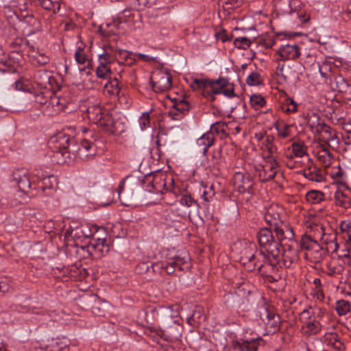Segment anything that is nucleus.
<instances>
[{"instance_id":"1","label":"nucleus","mask_w":351,"mask_h":351,"mask_svg":"<svg viewBox=\"0 0 351 351\" xmlns=\"http://www.w3.org/2000/svg\"><path fill=\"white\" fill-rule=\"evenodd\" d=\"M84 137L81 139L80 146L76 149L75 141L69 135L60 132L53 136L49 142L53 154L51 160L57 164H64L71 161V154L77 152L82 160L96 154V141L98 135L93 130L82 128Z\"/></svg>"},{"instance_id":"2","label":"nucleus","mask_w":351,"mask_h":351,"mask_svg":"<svg viewBox=\"0 0 351 351\" xmlns=\"http://www.w3.org/2000/svg\"><path fill=\"white\" fill-rule=\"evenodd\" d=\"M260 250L254 252L245 249L241 262L247 271H263L265 264L276 267L280 263L279 243L275 239L270 228H262L256 234Z\"/></svg>"},{"instance_id":"3","label":"nucleus","mask_w":351,"mask_h":351,"mask_svg":"<svg viewBox=\"0 0 351 351\" xmlns=\"http://www.w3.org/2000/svg\"><path fill=\"white\" fill-rule=\"evenodd\" d=\"M190 86L193 90H202L203 96L210 101H214V95L218 94H223L228 98L237 96L234 93V84L231 83L228 77H219L216 80L195 78L193 79Z\"/></svg>"},{"instance_id":"4","label":"nucleus","mask_w":351,"mask_h":351,"mask_svg":"<svg viewBox=\"0 0 351 351\" xmlns=\"http://www.w3.org/2000/svg\"><path fill=\"white\" fill-rule=\"evenodd\" d=\"M88 118L93 123L111 134H119L125 131L124 123L117 118V114L103 110L100 106H93L87 109Z\"/></svg>"},{"instance_id":"5","label":"nucleus","mask_w":351,"mask_h":351,"mask_svg":"<svg viewBox=\"0 0 351 351\" xmlns=\"http://www.w3.org/2000/svg\"><path fill=\"white\" fill-rule=\"evenodd\" d=\"M12 181L19 187V190L30 196L37 195V187L36 180L29 178L28 171L26 169H18L12 173Z\"/></svg>"},{"instance_id":"6","label":"nucleus","mask_w":351,"mask_h":351,"mask_svg":"<svg viewBox=\"0 0 351 351\" xmlns=\"http://www.w3.org/2000/svg\"><path fill=\"white\" fill-rule=\"evenodd\" d=\"M104 52L99 56V66L96 69V75L101 79L108 78L112 73L111 64L116 60L112 53L114 47L110 45H105Z\"/></svg>"},{"instance_id":"7","label":"nucleus","mask_w":351,"mask_h":351,"mask_svg":"<svg viewBox=\"0 0 351 351\" xmlns=\"http://www.w3.org/2000/svg\"><path fill=\"white\" fill-rule=\"evenodd\" d=\"M259 317L265 324L268 333L274 334L280 329L281 319L272 306H262L259 309Z\"/></svg>"},{"instance_id":"8","label":"nucleus","mask_w":351,"mask_h":351,"mask_svg":"<svg viewBox=\"0 0 351 351\" xmlns=\"http://www.w3.org/2000/svg\"><path fill=\"white\" fill-rule=\"evenodd\" d=\"M172 76L167 70L158 69L152 72L150 84L156 93H162L171 88Z\"/></svg>"},{"instance_id":"9","label":"nucleus","mask_w":351,"mask_h":351,"mask_svg":"<svg viewBox=\"0 0 351 351\" xmlns=\"http://www.w3.org/2000/svg\"><path fill=\"white\" fill-rule=\"evenodd\" d=\"M34 176L37 178L36 185L37 190L35 191L37 195L43 196H51L54 192L53 183L56 182V178L54 176L45 175L43 172H40L37 169H35Z\"/></svg>"},{"instance_id":"10","label":"nucleus","mask_w":351,"mask_h":351,"mask_svg":"<svg viewBox=\"0 0 351 351\" xmlns=\"http://www.w3.org/2000/svg\"><path fill=\"white\" fill-rule=\"evenodd\" d=\"M189 257L186 252L177 253L173 256L169 254L165 262V271L173 274L176 269L184 271L189 268Z\"/></svg>"},{"instance_id":"11","label":"nucleus","mask_w":351,"mask_h":351,"mask_svg":"<svg viewBox=\"0 0 351 351\" xmlns=\"http://www.w3.org/2000/svg\"><path fill=\"white\" fill-rule=\"evenodd\" d=\"M296 244L286 243V245L280 247V263L277 265L286 268L293 267L299 261V250L295 247Z\"/></svg>"},{"instance_id":"12","label":"nucleus","mask_w":351,"mask_h":351,"mask_svg":"<svg viewBox=\"0 0 351 351\" xmlns=\"http://www.w3.org/2000/svg\"><path fill=\"white\" fill-rule=\"evenodd\" d=\"M166 176L159 171L154 172L146 176L145 182L148 183L147 191L151 193L162 192V189L168 191Z\"/></svg>"},{"instance_id":"13","label":"nucleus","mask_w":351,"mask_h":351,"mask_svg":"<svg viewBox=\"0 0 351 351\" xmlns=\"http://www.w3.org/2000/svg\"><path fill=\"white\" fill-rule=\"evenodd\" d=\"M274 231L277 239L276 241L279 243L280 250L282 246L286 245V243L296 244L293 228L289 223L284 222L274 227Z\"/></svg>"},{"instance_id":"14","label":"nucleus","mask_w":351,"mask_h":351,"mask_svg":"<svg viewBox=\"0 0 351 351\" xmlns=\"http://www.w3.org/2000/svg\"><path fill=\"white\" fill-rule=\"evenodd\" d=\"M284 210L278 204H271L266 208L265 221L271 228L276 227L285 221Z\"/></svg>"},{"instance_id":"15","label":"nucleus","mask_w":351,"mask_h":351,"mask_svg":"<svg viewBox=\"0 0 351 351\" xmlns=\"http://www.w3.org/2000/svg\"><path fill=\"white\" fill-rule=\"evenodd\" d=\"M88 252L97 257L105 256L110 250V245L106 239L93 237L86 245Z\"/></svg>"},{"instance_id":"16","label":"nucleus","mask_w":351,"mask_h":351,"mask_svg":"<svg viewBox=\"0 0 351 351\" xmlns=\"http://www.w3.org/2000/svg\"><path fill=\"white\" fill-rule=\"evenodd\" d=\"M314 117L317 119V123H313L311 126L314 127L315 132L318 133V138L328 144L329 141L334 140L335 134L332 128L321 121L318 116L314 114Z\"/></svg>"},{"instance_id":"17","label":"nucleus","mask_w":351,"mask_h":351,"mask_svg":"<svg viewBox=\"0 0 351 351\" xmlns=\"http://www.w3.org/2000/svg\"><path fill=\"white\" fill-rule=\"evenodd\" d=\"M301 251H313L321 256V252L324 247L318 243L315 236H311L307 233L304 234L297 245Z\"/></svg>"},{"instance_id":"18","label":"nucleus","mask_w":351,"mask_h":351,"mask_svg":"<svg viewBox=\"0 0 351 351\" xmlns=\"http://www.w3.org/2000/svg\"><path fill=\"white\" fill-rule=\"evenodd\" d=\"M233 182L239 193L250 192L254 184L251 176L241 172H237L234 175Z\"/></svg>"},{"instance_id":"19","label":"nucleus","mask_w":351,"mask_h":351,"mask_svg":"<svg viewBox=\"0 0 351 351\" xmlns=\"http://www.w3.org/2000/svg\"><path fill=\"white\" fill-rule=\"evenodd\" d=\"M280 57V60H295L301 54L300 47L296 44L282 45L276 52Z\"/></svg>"},{"instance_id":"20","label":"nucleus","mask_w":351,"mask_h":351,"mask_svg":"<svg viewBox=\"0 0 351 351\" xmlns=\"http://www.w3.org/2000/svg\"><path fill=\"white\" fill-rule=\"evenodd\" d=\"M261 337L256 339L248 340H233L231 346L234 350L237 351H257L258 343V341L261 340Z\"/></svg>"},{"instance_id":"21","label":"nucleus","mask_w":351,"mask_h":351,"mask_svg":"<svg viewBox=\"0 0 351 351\" xmlns=\"http://www.w3.org/2000/svg\"><path fill=\"white\" fill-rule=\"evenodd\" d=\"M269 158V160H266L269 163L268 168L266 169L265 167H263V171L259 173L260 180L263 182L273 180L276 174V169L279 166L276 159H274L272 157Z\"/></svg>"},{"instance_id":"22","label":"nucleus","mask_w":351,"mask_h":351,"mask_svg":"<svg viewBox=\"0 0 351 351\" xmlns=\"http://www.w3.org/2000/svg\"><path fill=\"white\" fill-rule=\"evenodd\" d=\"M215 141V136L213 132H206L197 139V146L200 149L202 154L206 156L209 147L213 146Z\"/></svg>"},{"instance_id":"23","label":"nucleus","mask_w":351,"mask_h":351,"mask_svg":"<svg viewBox=\"0 0 351 351\" xmlns=\"http://www.w3.org/2000/svg\"><path fill=\"white\" fill-rule=\"evenodd\" d=\"M49 94L50 97L43 112L49 116H53L62 111V107L58 106V102H60V97L56 95L53 92L49 93Z\"/></svg>"},{"instance_id":"24","label":"nucleus","mask_w":351,"mask_h":351,"mask_svg":"<svg viewBox=\"0 0 351 351\" xmlns=\"http://www.w3.org/2000/svg\"><path fill=\"white\" fill-rule=\"evenodd\" d=\"M99 228L97 225H93L91 227L88 225H80L79 229L75 230L72 237L76 239H80L83 237L88 238L93 237V234L98 232Z\"/></svg>"},{"instance_id":"25","label":"nucleus","mask_w":351,"mask_h":351,"mask_svg":"<svg viewBox=\"0 0 351 351\" xmlns=\"http://www.w3.org/2000/svg\"><path fill=\"white\" fill-rule=\"evenodd\" d=\"M32 2L36 6L56 14L60 9L62 0H32Z\"/></svg>"},{"instance_id":"26","label":"nucleus","mask_w":351,"mask_h":351,"mask_svg":"<svg viewBox=\"0 0 351 351\" xmlns=\"http://www.w3.org/2000/svg\"><path fill=\"white\" fill-rule=\"evenodd\" d=\"M302 174L306 178L313 182H321L324 180L322 170L315 165L304 169Z\"/></svg>"},{"instance_id":"27","label":"nucleus","mask_w":351,"mask_h":351,"mask_svg":"<svg viewBox=\"0 0 351 351\" xmlns=\"http://www.w3.org/2000/svg\"><path fill=\"white\" fill-rule=\"evenodd\" d=\"M274 136L273 135H266L265 138L263 141V145L265 147V150L267 152V154L265 155V159L266 160H269V158L272 157L274 159L277 160V153L278 148L274 145Z\"/></svg>"},{"instance_id":"28","label":"nucleus","mask_w":351,"mask_h":351,"mask_svg":"<svg viewBox=\"0 0 351 351\" xmlns=\"http://www.w3.org/2000/svg\"><path fill=\"white\" fill-rule=\"evenodd\" d=\"M51 77L50 73L47 70H38L34 75L35 83L42 88H47L51 85Z\"/></svg>"},{"instance_id":"29","label":"nucleus","mask_w":351,"mask_h":351,"mask_svg":"<svg viewBox=\"0 0 351 351\" xmlns=\"http://www.w3.org/2000/svg\"><path fill=\"white\" fill-rule=\"evenodd\" d=\"M121 88L119 81L116 77L110 78L104 87V92L110 97H116L119 95Z\"/></svg>"},{"instance_id":"30","label":"nucleus","mask_w":351,"mask_h":351,"mask_svg":"<svg viewBox=\"0 0 351 351\" xmlns=\"http://www.w3.org/2000/svg\"><path fill=\"white\" fill-rule=\"evenodd\" d=\"M335 204L342 208H350V195L348 192L337 190L334 196Z\"/></svg>"},{"instance_id":"31","label":"nucleus","mask_w":351,"mask_h":351,"mask_svg":"<svg viewBox=\"0 0 351 351\" xmlns=\"http://www.w3.org/2000/svg\"><path fill=\"white\" fill-rule=\"evenodd\" d=\"M277 130L278 136L281 138H287L291 136V125L285 123L282 120H278L274 124Z\"/></svg>"},{"instance_id":"32","label":"nucleus","mask_w":351,"mask_h":351,"mask_svg":"<svg viewBox=\"0 0 351 351\" xmlns=\"http://www.w3.org/2000/svg\"><path fill=\"white\" fill-rule=\"evenodd\" d=\"M292 154L291 158L293 156L301 158L305 155H307V147L302 142H294L291 145Z\"/></svg>"},{"instance_id":"33","label":"nucleus","mask_w":351,"mask_h":351,"mask_svg":"<svg viewBox=\"0 0 351 351\" xmlns=\"http://www.w3.org/2000/svg\"><path fill=\"white\" fill-rule=\"evenodd\" d=\"M322 325L319 322L313 320L306 323L305 326L302 327V330L306 328V330L304 331L306 335H316L321 330Z\"/></svg>"},{"instance_id":"34","label":"nucleus","mask_w":351,"mask_h":351,"mask_svg":"<svg viewBox=\"0 0 351 351\" xmlns=\"http://www.w3.org/2000/svg\"><path fill=\"white\" fill-rule=\"evenodd\" d=\"M336 88L339 92L348 93L350 91V86L348 81L341 75L335 77Z\"/></svg>"},{"instance_id":"35","label":"nucleus","mask_w":351,"mask_h":351,"mask_svg":"<svg viewBox=\"0 0 351 351\" xmlns=\"http://www.w3.org/2000/svg\"><path fill=\"white\" fill-rule=\"evenodd\" d=\"M306 197L311 204H319L324 199V194L319 191H311L306 193Z\"/></svg>"},{"instance_id":"36","label":"nucleus","mask_w":351,"mask_h":351,"mask_svg":"<svg viewBox=\"0 0 351 351\" xmlns=\"http://www.w3.org/2000/svg\"><path fill=\"white\" fill-rule=\"evenodd\" d=\"M66 344L62 342L60 339H51L49 341V344L45 347L47 351H60Z\"/></svg>"},{"instance_id":"37","label":"nucleus","mask_w":351,"mask_h":351,"mask_svg":"<svg viewBox=\"0 0 351 351\" xmlns=\"http://www.w3.org/2000/svg\"><path fill=\"white\" fill-rule=\"evenodd\" d=\"M32 61L34 64L44 66L49 62L50 58L45 53L38 51L34 55H32Z\"/></svg>"},{"instance_id":"38","label":"nucleus","mask_w":351,"mask_h":351,"mask_svg":"<svg viewBox=\"0 0 351 351\" xmlns=\"http://www.w3.org/2000/svg\"><path fill=\"white\" fill-rule=\"evenodd\" d=\"M250 102L252 107L256 110H259L266 104L265 99L261 95H252L250 97Z\"/></svg>"},{"instance_id":"39","label":"nucleus","mask_w":351,"mask_h":351,"mask_svg":"<svg viewBox=\"0 0 351 351\" xmlns=\"http://www.w3.org/2000/svg\"><path fill=\"white\" fill-rule=\"evenodd\" d=\"M199 191L201 193V198L204 202L210 201V199L215 195V191L213 190V185L210 186L209 187H207L206 186H202Z\"/></svg>"},{"instance_id":"40","label":"nucleus","mask_w":351,"mask_h":351,"mask_svg":"<svg viewBox=\"0 0 351 351\" xmlns=\"http://www.w3.org/2000/svg\"><path fill=\"white\" fill-rule=\"evenodd\" d=\"M282 110L287 113L295 112L298 110V105L293 99L287 98L282 105Z\"/></svg>"},{"instance_id":"41","label":"nucleus","mask_w":351,"mask_h":351,"mask_svg":"<svg viewBox=\"0 0 351 351\" xmlns=\"http://www.w3.org/2000/svg\"><path fill=\"white\" fill-rule=\"evenodd\" d=\"M336 310L339 315H344L350 310V303L344 300L337 302Z\"/></svg>"},{"instance_id":"42","label":"nucleus","mask_w":351,"mask_h":351,"mask_svg":"<svg viewBox=\"0 0 351 351\" xmlns=\"http://www.w3.org/2000/svg\"><path fill=\"white\" fill-rule=\"evenodd\" d=\"M51 92L52 91L47 90L45 93H40L36 95L35 101L43 108V111L45 109V107L47 106V104L48 103V100L49 99L50 95L49 94V93Z\"/></svg>"},{"instance_id":"43","label":"nucleus","mask_w":351,"mask_h":351,"mask_svg":"<svg viewBox=\"0 0 351 351\" xmlns=\"http://www.w3.org/2000/svg\"><path fill=\"white\" fill-rule=\"evenodd\" d=\"M180 202L182 205L186 206L187 207L195 205L197 208H199V205L197 202L193 198L190 194L186 193L182 195Z\"/></svg>"},{"instance_id":"44","label":"nucleus","mask_w":351,"mask_h":351,"mask_svg":"<svg viewBox=\"0 0 351 351\" xmlns=\"http://www.w3.org/2000/svg\"><path fill=\"white\" fill-rule=\"evenodd\" d=\"M252 41L246 37H238L234 40V46L241 49H246L250 46Z\"/></svg>"},{"instance_id":"45","label":"nucleus","mask_w":351,"mask_h":351,"mask_svg":"<svg viewBox=\"0 0 351 351\" xmlns=\"http://www.w3.org/2000/svg\"><path fill=\"white\" fill-rule=\"evenodd\" d=\"M173 106L176 108V110L180 112L184 115H185L191 108L190 104L184 99L176 102Z\"/></svg>"},{"instance_id":"46","label":"nucleus","mask_w":351,"mask_h":351,"mask_svg":"<svg viewBox=\"0 0 351 351\" xmlns=\"http://www.w3.org/2000/svg\"><path fill=\"white\" fill-rule=\"evenodd\" d=\"M341 232L347 237V241L351 243V221H342L339 226Z\"/></svg>"},{"instance_id":"47","label":"nucleus","mask_w":351,"mask_h":351,"mask_svg":"<svg viewBox=\"0 0 351 351\" xmlns=\"http://www.w3.org/2000/svg\"><path fill=\"white\" fill-rule=\"evenodd\" d=\"M246 83L249 86H257L262 83L261 75L257 72H252L246 78Z\"/></svg>"},{"instance_id":"48","label":"nucleus","mask_w":351,"mask_h":351,"mask_svg":"<svg viewBox=\"0 0 351 351\" xmlns=\"http://www.w3.org/2000/svg\"><path fill=\"white\" fill-rule=\"evenodd\" d=\"M113 54H114L116 56L118 54L119 60H118V62L119 64H124L127 59L129 58L130 56H132V51L123 50V49H117L114 48V51L112 52Z\"/></svg>"},{"instance_id":"49","label":"nucleus","mask_w":351,"mask_h":351,"mask_svg":"<svg viewBox=\"0 0 351 351\" xmlns=\"http://www.w3.org/2000/svg\"><path fill=\"white\" fill-rule=\"evenodd\" d=\"M75 60L80 64H85L88 60L86 55L84 53V50L81 47H78L75 51Z\"/></svg>"},{"instance_id":"50","label":"nucleus","mask_w":351,"mask_h":351,"mask_svg":"<svg viewBox=\"0 0 351 351\" xmlns=\"http://www.w3.org/2000/svg\"><path fill=\"white\" fill-rule=\"evenodd\" d=\"M132 12V9H125L119 13L117 19L118 24L127 23L128 19L133 16Z\"/></svg>"},{"instance_id":"51","label":"nucleus","mask_w":351,"mask_h":351,"mask_svg":"<svg viewBox=\"0 0 351 351\" xmlns=\"http://www.w3.org/2000/svg\"><path fill=\"white\" fill-rule=\"evenodd\" d=\"M162 270L165 271V262L150 263V273L153 274H160Z\"/></svg>"},{"instance_id":"52","label":"nucleus","mask_w":351,"mask_h":351,"mask_svg":"<svg viewBox=\"0 0 351 351\" xmlns=\"http://www.w3.org/2000/svg\"><path fill=\"white\" fill-rule=\"evenodd\" d=\"M136 272L138 274H146L150 273V263L149 262H141L139 263L135 269Z\"/></svg>"},{"instance_id":"53","label":"nucleus","mask_w":351,"mask_h":351,"mask_svg":"<svg viewBox=\"0 0 351 351\" xmlns=\"http://www.w3.org/2000/svg\"><path fill=\"white\" fill-rule=\"evenodd\" d=\"M330 343H332V346L336 350H341L343 344L338 340V335L335 332L330 333Z\"/></svg>"},{"instance_id":"54","label":"nucleus","mask_w":351,"mask_h":351,"mask_svg":"<svg viewBox=\"0 0 351 351\" xmlns=\"http://www.w3.org/2000/svg\"><path fill=\"white\" fill-rule=\"evenodd\" d=\"M23 45H29L28 40H23L22 38H16L10 43L11 47L14 51H18Z\"/></svg>"},{"instance_id":"55","label":"nucleus","mask_w":351,"mask_h":351,"mask_svg":"<svg viewBox=\"0 0 351 351\" xmlns=\"http://www.w3.org/2000/svg\"><path fill=\"white\" fill-rule=\"evenodd\" d=\"M168 114L173 120H180L184 117V115L180 112L176 110V108L173 106L171 108Z\"/></svg>"},{"instance_id":"56","label":"nucleus","mask_w":351,"mask_h":351,"mask_svg":"<svg viewBox=\"0 0 351 351\" xmlns=\"http://www.w3.org/2000/svg\"><path fill=\"white\" fill-rule=\"evenodd\" d=\"M150 123V118L148 113H143L139 119V124L142 129L149 126Z\"/></svg>"},{"instance_id":"57","label":"nucleus","mask_w":351,"mask_h":351,"mask_svg":"<svg viewBox=\"0 0 351 351\" xmlns=\"http://www.w3.org/2000/svg\"><path fill=\"white\" fill-rule=\"evenodd\" d=\"M328 271L326 272L328 276L332 277L336 274H341L343 271V268L341 266L339 267H331L328 266Z\"/></svg>"},{"instance_id":"58","label":"nucleus","mask_w":351,"mask_h":351,"mask_svg":"<svg viewBox=\"0 0 351 351\" xmlns=\"http://www.w3.org/2000/svg\"><path fill=\"white\" fill-rule=\"evenodd\" d=\"M221 132H223V124L217 122L211 125L208 132H213V134L215 136V134H219Z\"/></svg>"},{"instance_id":"59","label":"nucleus","mask_w":351,"mask_h":351,"mask_svg":"<svg viewBox=\"0 0 351 351\" xmlns=\"http://www.w3.org/2000/svg\"><path fill=\"white\" fill-rule=\"evenodd\" d=\"M221 149H214L213 151L212 160H213V165L219 164V160L221 159Z\"/></svg>"},{"instance_id":"60","label":"nucleus","mask_w":351,"mask_h":351,"mask_svg":"<svg viewBox=\"0 0 351 351\" xmlns=\"http://www.w3.org/2000/svg\"><path fill=\"white\" fill-rule=\"evenodd\" d=\"M73 272L77 273V274H71V276L72 277H76L77 275H79V277L80 278H85L86 276V275L88 274V272L86 269H84V268L80 269V268H77L76 267H74Z\"/></svg>"},{"instance_id":"61","label":"nucleus","mask_w":351,"mask_h":351,"mask_svg":"<svg viewBox=\"0 0 351 351\" xmlns=\"http://www.w3.org/2000/svg\"><path fill=\"white\" fill-rule=\"evenodd\" d=\"M312 313L308 309L304 310L300 316V321L304 323H306V320L311 317Z\"/></svg>"},{"instance_id":"62","label":"nucleus","mask_w":351,"mask_h":351,"mask_svg":"<svg viewBox=\"0 0 351 351\" xmlns=\"http://www.w3.org/2000/svg\"><path fill=\"white\" fill-rule=\"evenodd\" d=\"M342 127L348 134H351V119H345L342 122Z\"/></svg>"},{"instance_id":"63","label":"nucleus","mask_w":351,"mask_h":351,"mask_svg":"<svg viewBox=\"0 0 351 351\" xmlns=\"http://www.w3.org/2000/svg\"><path fill=\"white\" fill-rule=\"evenodd\" d=\"M222 1L223 5L224 4L226 5L227 9H231L237 6L238 2L237 0H221Z\"/></svg>"},{"instance_id":"64","label":"nucleus","mask_w":351,"mask_h":351,"mask_svg":"<svg viewBox=\"0 0 351 351\" xmlns=\"http://www.w3.org/2000/svg\"><path fill=\"white\" fill-rule=\"evenodd\" d=\"M345 175L344 171L339 166L332 173L334 178H341Z\"/></svg>"}]
</instances>
